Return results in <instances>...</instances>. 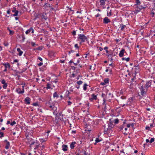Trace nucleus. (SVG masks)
<instances>
[{
    "instance_id": "46",
    "label": "nucleus",
    "mask_w": 155,
    "mask_h": 155,
    "mask_svg": "<svg viewBox=\"0 0 155 155\" xmlns=\"http://www.w3.org/2000/svg\"><path fill=\"white\" fill-rule=\"evenodd\" d=\"M120 98L122 100H125L126 99V97L124 96H122Z\"/></svg>"
},
{
    "instance_id": "24",
    "label": "nucleus",
    "mask_w": 155,
    "mask_h": 155,
    "mask_svg": "<svg viewBox=\"0 0 155 155\" xmlns=\"http://www.w3.org/2000/svg\"><path fill=\"white\" fill-rule=\"evenodd\" d=\"M10 146V143L9 142H8L6 143V145L5 147V148L6 149H9V147Z\"/></svg>"
},
{
    "instance_id": "34",
    "label": "nucleus",
    "mask_w": 155,
    "mask_h": 155,
    "mask_svg": "<svg viewBox=\"0 0 155 155\" xmlns=\"http://www.w3.org/2000/svg\"><path fill=\"white\" fill-rule=\"evenodd\" d=\"M51 87H50V84L48 83L47 84V87H46V88L47 89H48L51 88Z\"/></svg>"
},
{
    "instance_id": "63",
    "label": "nucleus",
    "mask_w": 155,
    "mask_h": 155,
    "mask_svg": "<svg viewBox=\"0 0 155 155\" xmlns=\"http://www.w3.org/2000/svg\"><path fill=\"white\" fill-rule=\"evenodd\" d=\"M100 15L98 13L95 15V16L96 17H99Z\"/></svg>"
},
{
    "instance_id": "35",
    "label": "nucleus",
    "mask_w": 155,
    "mask_h": 155,
    "mask_svg": "<svg viewBox=\"0 0 155 155\" xmlns=\"http://www.w3.org/2000/svg\"><path fill=\"white\" fill-rule=\"evenodd\" d=\"M114 121V123L115 124H117L119 122V120L118 119H115Z\"/></svg>"
},
{
    "instance_id": "2",
    "label": "nucleus",
    "mask_w": 155,
    "mask_h": 155,
    "mask_svg": "<svg viewBox=\"0 0 155 155\" xmlns=\"http://www.w3.org/2000/svg\"><path fill=\"white\" fill-rule=\"evenodd\" d=\"M58 105L57 103H55L54 104H52V105H51L49 106L50 110H53L54 111L53 112L54 114L56 115L58 114V113L57 111V107H56V105Z\"/></svg>"
},
{
    "instance_id": "52",
    "label": "nucleus",
    "mask_w": 155,
    "mask_h": 155,
    "mask_svg": "<svg viewBox=\"0 0 155 155\" xmlns=\"http://www.w3.org/2000/svg\"><path fill=\"white\" fill-rule=\"evenodd\" d=\"M68 104L69 105H70L71 104V102L70 101H68Z\"/></svg>"
},
{
    "instance_id": "16",
    "label": "nucleus",
    "mask_w": 155,
    "mask_h": 155,
    "mask_svg": "<svg viewBox=\"0 0 155 155\" xmlns=\"http://www.w3.org/2000/svg\"><path fill=\"white\" fill-rule=\"evenodd\" d=\"M76 144V143L75 141L72 142L70 144V147L71 149H73L75 147L74 145Z\"/></svg>"
},
{
    "instance_id": "64",
    "label": "nucleus",
    "mask_w": 155,
    "mask_h": 155,
    "mask_svg": "<svg viewBox=\"0 0 155 155\" xmlns=\"http://www.w3.org/2000/svg\"><path fill=\"white\" fill-rule=\"evenodd\" d=\"M18 61L17 59H15L14 61V62H17Z\"/></svg>"
},
{
    "instance_id": "58",
    "label": "nucleus",
    "mask_w": 155,
    "mask_h": 155,
    "mask_svg": "<svg viewBox=\"0 0 155 155\" xmlns=\"http://www.w3.org/2000/svg\"><path fill=\"white\" fill-rule=\"evenodd\" d=\"M109 14H108L107 16H110L111 15V11L109 13Z\"/></svg>"
},
{
    "instance_id": "7",
    "label": "nucleus",
    "mask_w": 155,
    "mask_h": 155,
    "mask_svg": "<svg viewBox=\"0 0 155 155\" xmlns=\"http://www.w3.org/2000/svg\"><path fill=\"white\" fill-rule=\"evenodd\" d=\"M1 83L3 84V87L4 89H6L8 86V85L6 83L4 79H3L1 81Z\"/></svg>"
},
{
    "instance_id": "56",
    "label": "nucleus",
    "mask_w": 155,
    "mask_h": 155,
    "mask_svg": "<svg viewBox=\"0 0 155 155\" xmlns=\"http://www.w3.org/2000/svg\"><path fill=\"white\" fill-rule=\"evenodd\" d=\"M108 48L107 47H105L104 48V49L106 50H107V49H108Z\"/></svg>"
},
{
    "instance_id": "57",
    "label": "nucleus",
    "mask_w": 155,
    "mask_h": 155,
    "mask_svg": "<svg viewBox=\"0 0 155 155\" xmlns=\"http://www.w3.org/2000/svg\"><path fill=\"white\" fill-rule=\"evenodd\" d=\"M37 49L38 50H42V48H41V47H38Z\"/></svg>"
},
{
    "instance_id": "30",
    "label": "nucleus",
    "mask_w": 155,
    "mask_h": 155,
    "mask_svg": "<svg viewBox=\"0 0 155 155\" xmlns=\"http://www.w3.org/2000/svg\"><path fill=\"white\" fill-rule=\"evenodd\" d=\"M140 10L138 8H137V9H135L134 11L133 12H134V13L135 14H137V13L138 12H139L140 11Z\"/></svg>"
},
{
    "instance_id": "32",
    "label": "nucleus",
    "mask_w": 155,
    "mask_h": 155,
    "mask_svg": "<svg viewBox=\"0 0 155 155\" xmlns=\"http://www.w3.org/2000/svg\"><path fill=\"white\" fill-rule=\"evenodd\" d=\"M8 29L9 31V35L11 36L13 35L14 33V31H13L11 30L9 28H8Z\"/></svg>"
},
{
    "instance_id": "29",
    "label": "nucleus",
    "mask_w": 155,
    "mask_h": 155,
    "mask_svg": "<svg viewBox=\"0 0 155 155\" xmlns=\"http://www.w3.org/2000/svg\"><path fill=\"white\" fill-rule=\"evenodd\" d=\"M88 86V85L85 83L84 84L83 86V89L84 91H86L87 89V86Z\"/></svg>"
},
{
    "instance_id": "33",
    "label": "nucleus",
    "mask_w": 155,
    "mask_h": 155,
    "mask_svg": "<svg viewBox=\"0 0 155 155\" xmlns=\"http://www.w3.org/2000/svg\"><path fill=\"white\" fill-rule=\"evenodd\" d=\"M53 97H58L59 96L58 95V94L57 92H55L54 94H53Z\"/></svg>"
},
{
    "instance_id": "10",
    "label": "nucleus",
    "mask_w": 155,
    "mask_h": 155,
    "mask_svg": "<svg viewBox=\"0 0 155 155\" xmlns=\"http://www.w3.org/2000/svg\"><path fill=\"white\" fill-rule=\"evenodd\" d=\"M110 19L107 17H105L104 19L103 23L104 24H107L110 22Z\"/></svg>"
},
{
    "instance_id": "51",
    "label": "nucleus",
    "mask_w": 155,
    "mask_h": 155,
    "mask_svg": "<svg viewBox=\"0 0 155 155\" xmlns=\"http://www.w3.org/2000/svg\"><path fill=\"white\" fill-rule=\"evenodd\" d=\"M31 45H32V46H33V47H34V46L35 45H36V44H35V43H34V42H31Z\"/></svg>"
},
{
    "instance_id": "6",
    "label": "nucleus",
    "mask_w": 155,
    "mask_h": 155,
    "mask_svg": "<svg viewBox=\"0 0 155 155\" xmlns=\"http://www.w3.org/2000/svg\"><path fill=\"white\" fill-rule=\"evenodd\" d=\"M125 52V50L124 49H122L120 51L119 54V56L120 57H122L123 56L124 53Z\"/></svg>"
},
{
    "instance_id": "8",
    "label": "nucleus",
    "mask_w": 155,
    "mask_h": 155,
    "mask_svg": "<svg viewBox=\"0 0 155 155\" xmlns=\"http://www.w3.org/2000/svg\"><path fill=\"white\" fill-rule=\"evenodd\" d=\"M31 31V33H33L34 32V30L32 27H31L29 29L25 31V34L27 35Z\"/></svg>"
},
{
    "instance_id": "39",
    "label": "nucleus",
    "mask_w": 155,
    "mask_h": 155,
    "mask_svg": "<svg viewBox=\"0 0 155 155\" xmlns=\"http://www.w3.org/2000/svg\"><path fill=\"white\" fill-rule=\"evenodd\" d=\"M107 56L108 58H111V61L113 60L112 59V54H107Z\"/></svg>"
},
{
    "instance_id": "4",
    "label": "nucleus",
    "mask_w": 155,
    "mask_h": 155,
    "mask_svg": "<svg viewBox=\"0 0 155 155\" xmlns=\"http://www.w3.org/2000/svg\"><path fill=\"white\" fill-rule=\"evenodd\" d=\"M143 85L140 86L139 87V89H140L141 91V94L143 96H145L146 94V91H145V88H144ZM147 89H146L147 91Z\"/></svg>"
},
{
    "instance_id": "17",
    "label": "nucleus",
    "mask_w": 155,
    "mask_h": 155,
    "mask_svg": "<svg viewBox=\"0 0 155 155\" xmlns=\"http://www.w3.org/2000/svg\"><path fill=\"white\" fill-rule=\"evenodd\" d=\"M62 150L64 151H66L68 150V146L67 145L63 144L62 146Z\"/></svg>"
},
{
    "instance_id": "48",
    "label": "nucleus",
    "mask_w": 155,
    "mask_h": 155,
    "mask_svg": "<svg viewBox=\"0 0 155 155\" xmlns=\"http://www.w3.org/2000/svg\"><path fill=\"white\" fill-rule=\"evenodd\" d=\"M74 47L77 48H79V47L78 46V44H76L74 45Z\"/></svg>"
},
{
    "instance_id": "21",
    "label": "nucleus",
    "mask_w": 155,
    "mask_h": 155,
    "mask_svg": "<svg viewBox=\"0 0 155 155\" xmlns=\"http://www.w3.org/2000/svg\"><path fill=\"white\" fill-rule=\"evenodd\" d=\"M17 51L19 52V53L18 54L19 56H21L22 55L23 52L19 48H17Z\"/></svg>"
},
{
    "instance_id": "31",
    "label": "nucleus",
    "mask_w": 155,
    "mask_h": 155,
    "mask_svg": "<svg viewBox=\"0 0 155 155\" xmlns=\"http://www.w3.org/2000/svg\"><path fill=\"white\" fill-rule=\"evenodd\" d=\"M125 123H126L125 122H124L123 124L120 127L119 129H120V130H123V129L124 128V124Z\"/></svg>"
},
{
    "instance_id": "62",
    "label": "nucleus",
    "mask_w": 155,
    "mask_h": 155,
    "mask_svg": "<svg viewBox=\"0 0 155 155\" xmlns=\"http://www.w3.org/2000/svg\"><path fill=\"white\" fill-rule=\"evenodd\" d=\"M104 82H101V85H104L105 84H104Z\"/></svg>"
},
{
    "instance_id": "45",
    "label": "nucleus",
    "mask_w": 155,
    "mask_h": 155,
    "mask_svg": "<svg viewBox=\"0 0 155 155\" xmlns=\"http://www.w3.org/2000/svg\"><path fill=\"white\" fill-rule=\"evenodd\" d=\"M97 48H99V50H100V51H101L103 50V48L101 47H97Z\"/></svg>"
},
{
    "instance_id": "23",
    "label": "nucleus",
    "mask_w": 155,
    "mask_h": 155,
    "mask_svg": "<svg viewBox=\"0 0 155 155\" xmlns=\"http://www.w3.org/2000/svg\"><path fill=\"white\" fill-rule=\"evenodd\" d=\"M100 1V5H103L105 4V2L106 0H98Z\"/></svg>"
},
{
    "instance_id": "53",
    "label": "nucleus",
    "mask_w": 155,
    "mask_h": 155,
    "mask_svg": "<svg viewBox=\"0 0 155 155\" xmlns=\"http://www.w3.org/2000/svg\"><path fill=\"white\" fill-rule=\"evenodd\" d=\"M60 62L61 63H63L64 62V60H60Z\"/></svg>"
},
{
    "instance_id": "27",
    "label": "nucleus",
    "mask_w": 155,
    "mask_h": 155,
    "mask_svg": "<svg viewBox=\"0 0 155 155\" xmlns=\"http://www.w3.org/2000/svg\"><path fill=\"white\" fill-rule=\"evenodd\" d=\"M122 60L123 61L126 60V61L128 62L130 61V58H122Z\"/></svg>"
},
{
    "instance_id": "61",
    "label": "nucleus",
    "mask_w": 155,
    "mask_h": 155,
    "mask_svg": "<svg viewBox=\"0 0 155 155\" xmlns=\"http://www.w3.org/2000/svg\"><path fill=\"white\" fill-rule=\"evenodd\" d=\"M7 124H11V123H10V121H8L7 122Z\"/></svg>"
},
{
    "instance_id": "60",
    "label": "nucleus",
    "mask_w": 155,
    "mask_h": 155,
    "mask_svg": "<svg viewBox=\"0 0 155 155\" xmlns=\"http://www.w3.org/2000/svg\"><path fill=\"white\" fill-rule=\"evenodd\" d=\"M76 132V131L75 130H72V133L73 134H75Z\"/></svg>"
},
{
    "instance_id": "55",
    "label": "nucleus",
    "mask_w": 155,
    "mask_h": 155,
    "mask_svg": "<svg viewBox=\"0 0 155 155\" xmlns=\"http://www.w3.org/2000/svg\"><path fill=\"white\" fill-rule=\"evenodd\" d=\"M127 127H129L131 126V124H127Z\"/></svg>"
},
{
    "instance_id": "12",
    "label": "nucleus",
    "mask_w": 155,
    "mask_h": 155,
    "mask_svg": "<svg viewBox=\"0 0 155 155\" xmlns=\"http://www.w3.org/2000/svg\"><path fill=\"white\" fill-rule=\"evenodd\" d=\"M41 17L42 19H45L46 20L48 18L47 16H46V14L45 13H43L42 14L41 16Z\"/></svg>"
},
{
    "instance_id": "42",
    "label": "nucleus",
    "mask_w": 155,
    "mask_h": 155,
    "mask_svg": "<svg viewBox=\"0 0 155 155\" xmlns=\"http://www.w3.org/2000/svg\"><path fill=\"white\" fill-rule=\"evenodd\" d=\"M154 138H151V139L150 140V143H151L153 142H154Z\"/></svg>"
},
{
    "instance_id": "47",
    "label": "nucleus",
    "mask_w": 155,
    "mask_h": 155,
    "mask_svg": "<svg viewBox=\"0 0 155 155\" xmlns=\"http://www.w3.org/2000/svg\"><path fill=\"white\" fill-rule=\"evenodd\" d=\"M72 34L74 35H75L76 34V32L75 31H73V32H72Z\"/></svg>"
},
{
    "instance_id": "5",
    "label": "nucleus",
    "mask_w": 155,
    "mask_h": 155,
    "mask_svg": "<svg viewBox=\"0 0 155 155\" xmlns=\"http://www.w3.org/2000/svg\"><path fill=\"white\" fill-rule=\"evenodd\" d=\"M12 12L13 13H15V14L13 15V16H16L18 15V11L16 10V8H15L14 7L13 8Z\"/></svg>"
},
{
    "instance_id": "50",
    "label": "nucleus",
    "mask_w": 155,
    "mask_h": 155,
    "mask_svg": "<svg viewBox=\"0 0 155 155\" xmlns=\"http://www.w3.org/2000/svg\"><path fill=\"white\" fill-rule=\"evenodd\" d=\"M4 45L5 46H7L8 45V43L7 42H4Z\"/></svg>"
},
{
    "instance_id": "44",
    "label": "nucleus",
    "mask_w": 155,
    "mask_h": 155,
    "mask_svg": "<svg viewBox=\"0 0 155 155\" xmlns=\"http://www.w3.org/2000/svg\"><path fill=\"white\" fill-rule=\"evenodd\" d=\"M32 105L34 106H37L38 105V102L35 103L33 104Z\"/></svg>"
},
{
    "instance_id": "3",
    "label": "nucleus",
    "mask_w": 155,
    "mask_h": 155,
    "mask_svg": "<svg viewBox=\"0 0 155 155\" xmlns=\"http://www.w3.org/2000/svg\"><path fill=\"white\" fill-rule=\"evenodd\" d=\"M78 39L81 40L80 44H81L82 43L84 42L85 41H87L88 39L87 37L83 34H79L78 37Z\"/></svg>"
},
{
    "instance_id": "26",
    "label": "nucleus",
    "mask_w": 155,
    "mask_h": 155,
    "mask_svg": "<svg viewBox=\"0 0 155 155\" xmlns=\"http://www.w3.org/2000/svg\"><path fill=\"white\" fill-rule=\"evenodd\" d=\"M125 27L126 26L125 25H124L123 24H121L120 25V28L121 30V31H123Z\"/></svg>"
},
{
    "instance_id": "13",
    "label": "nucleus",
    "mask_w": 155,
    "mask_h": 155,
    "mask_svg": "<svg viewBox=\"0 0 155 155\" xmlns=\"http://www.w3.org/2000/svg\"><path fill=\"white\" fill-rule=\"evenodd\" d=\"M17 92L19 94H23L24 92V89H22V91L21 90L20 88H18L16 90Z\"/></svg>"
},
{
    "instance_id": "22",
    "label": "nucleus",
    "mask_w": 155,
    "mask_h": 155,
    "mask_svg": "<svg viewBox=\"0 0 155 155\" xmlns=\"http://www.w3.org/2000/svg\"><path fill=\"white\" fill-rule=\"evenodd\" d=\"M151 85V82L150 81L147 82L146 84V87H144V88L147 87L148 88L149 87H150Z\"/></svg>"
},
{
    "instance_id": "38",
    "label": "nucleus",
    "mask_w": 155,
    "mask_h": 155,
    "mask_svg": "<svg viewBox=\"0 0 155 155\" xmlns=\"http://www.w3.org/2000/svg\"><path fill=\"white\" fill-rule=\"evenodd\" d=\"M0 135H1L0 138H2L4 137L3 133L2 132H1V131H0Z\"/></svg>"
},
{
    "instance_id": "11",
    "label": "nucleus",
    "mask_w": 155,
    "mask_h": 155,
    "mask_svg": "<svg viewBox=\"0 0 155 155\" xmlns=\"http://www.w3.org/2000/svg\"><path fill=\"white\" fill-rule=\"evenodd\" d=\"M141 4V2L139 0H135V4L134 5L135 8L137 6L140 5Z\"/></svg>"
},
{
    "instance_id": "20",
    "label": "nucleus",
    "mask_w": 155,
    "mask_h": 155,
    "mask_svg": "<svg viewBox=\"0 0 155 155\" xmlns=\"http://www.w3.org/2000/svg\"><path fill=\"white\" fill-rule=\"evenodd\" d=\"M2 64L5 67V68H10V65L8 63H3Z\"/></svg>"
},
{
    "instance_id": "1",
    "label": "nucleus",
    "mask_w": 155,
    "mask_h": 155,
    "mask_svg": "<svg viewBox=\"0 0 155 155\" xmlns=\"http://www.w3.org/2000/svg\"><path fill=\"white\" fill-rule=\"evenodd\" d=\"M29 143L30 144V147H33V145H35V146L34 147V149L35 150L37 149L39 146V144L37 142V141H35L34 140L31 138L30 139V141H29Z\"/></svg>"
},
{
    "instance_id": "25",
    "label": "nucleus",
    "mask_w": 155,
    "mask_h": 155,
    "mask_svg": "<svg viewBox=\"0 0 155 155\" xmlns=\"http://www.w3.org/2000/svg\"><path fill=\"white\" fill-rule=\"evenodd\" d=\"M139 69H140V68H139V67L138 66H135V69L136 70H135L136 73H138L139 72Z\"/></svg>"
},
{
    "instance_id": "43",
    "label": "nucleus",
    "mask_w": 155,
    "mask_h": 155,
    "mask_svg": "<svg viewBox=\"0 0 155 155\" xmlns=\"http://www.w3.org/2000/svg\"><path fill=\"white\" fill-rule=\"evenodd\" d=\"M21 37L22 38V40L23 41H24L25 39V35H22L21 36Z\"/></svg>"
},
{
    "instance_id": "36",
    "label": "nucleus",
    "mask_w": 155,
    "mask_h": 155,
    "mask_svg": "<svg viewBox=\"0 0 155 155\" xmlns=\"http://www.w3.org/2000/svg\"><path fill=\"white\" fill-rule=\"evenodd\" d=\"M83 83V81H78L77 82V83L79 85Z\"/></svg>"
},
{
    "instance_id": "40",
    "label": "nucleus",
    "mask_w": 155,
    "mask_h": 155,
    "mask_svg": "<svg viewBox=\"0 0 155 155\" xmlns=\"http://www.w3.org/2000/svg\"><path fill=\"white\" fill-rule=\"evenodd\" d=\"M16 123L15 121H13L11 123V126H13L14 125L16 124Z\"/></svg>"
},
{
    "instance_id": "14",
    "label": "nucleus",
    "mask_w": 155,
    "mask_h": 155,
    "mask_svg": "<svg viewBox=\"0 0 155 155\" xmlns=\"http://www.w3.org/2000/svg\"><path fill=\"white\" fill-rule=\"evenodd\" d=\"M110 121V123L108 124V129H111L112 127H113V125L112 123L113 122V121H112L111 120H109Z\"/></svg>"
},
{
    "instance_id": "59",
    "label": "nucleus",
    "mask_w": 155,
    "mask_h": 155,
    "mask_svg": "<svg viewBox=\"0 0 155 155\" xmlns=\"http://www.w3.org/2000/svg\"><path fill=\"white\" fill-rule=\"evenodd\" d=\"M7 13L8 14H10V10L9 9V10H8L7 12Z\"/></svg>"
},
{
    "instance_id": "54",
    "label": "nucleus",
    "mask_w": 155,
    "mask_h": 155,
    "mask_svg": "<svg viewBox=\"0 0 155 155\" xmlns=\"http://www.w3.org/2000/svg\"><path fill=\"white\" fill-rule=\"evenodd\" d=\"M38 59H39V60H40V61H42V59L40 57H39L38 58Z\"/></svg>"
},
{
    "instance_id": "9",
    "label": "nucleus",
    "mask_w": 155,
    "mask_h": 155,
    "mask_svg": "<svg viewBox=\"0 0 155 155\" xmlns=\"http://www.w3.org/2000/svg\"><path fill=\"white\" fill-rule=\"evenodd\" d=\"M31 100V99L29 97H26L25 100L26 104H30Z\"/></svg>"
},
{
    "instance_id": "41",
    "label": "nucleus",
    "mask_w": 155,
    "mask_h": 155,
    "mask_svg": "<svg viewBox=\"0 0 155 155\" xmlns=\"http://www.w3.org/2000/svg\"><path fill=\"white\" fill-rule=\"evenodd\" d=\"M101 141V140H99L98 138H96L95 140L96 143H98Z\"/></svg>"
},
{
    "instance_id": "19",
    "label": "nucleus",
    "mask_w": 155,
    "mask_h": 155,
    "mask_svg": "<svg viewBox=\"0 0 155 155\" xmlns=\"http://www.w3.org/2000/svg\"><path fill=\"white\" fill-rule=\"evenodd\" d=\"M135 8H138L140 10H142L143 9H144L146 8V7L143 6L142 5H140L137 6Z\"/></svg>"
},
{
    "instance_id": "49",
    "label": "nucleus",
    "mask_w": 155,
    "mask_h": 155,
    "mask_svg": "<svg viewBox=\"0 0 155 155\" xmlns=\"http://www.w3.org/2000/svg\"><path fill=\"white\" fill-rule=\"evenodd\" d=\"M43 63L40 62V63H39V64H38V65L39 66H41V65H43Z\"/></svg>"
},
{
    "instance_id": "15",
    "label": "nucleus",
    "mask_w": 155,
    "mask_h": 155,
    "mask_svg": "<svg viewBox=\"0 0 155 155\" xmlns=\"http://www.w3.org/2000/svg\"><path fill=\"white\" fill-rule=\"evenodd\" d=\"M92 97L90 99V100L91 101H92L93 100H96L97 99V96L96 95H95L94 94H92L91 95Z\"/></svg>"
},
{
    "instance_id": "18",
    "label": "nucleus",
    "mask_w": 155,
    "mask_h": 155,
    "mask_svg": "<svg viewBox=\"0 0 155 155\" xmlns=\"http://www.w3.org/2000/svg\"><path fill=\"white\" fill-rule=\"evenodd\" d=\"M106 100L104 99H103V105L104 107V110H106L107 108H106Z\"/></svg>"
},
{
    "instance_id": "37",
    "label": "nucleus",
    "mask_w": 155,
    "mask_h": 155,
    "mask_svg": "<svg viewBox=\"0 0 155 155\" xmlns=\"http://www.w3.org/2000/svg\"><path fill=\"white\" fill-rule=\"evenodd\" d=\"M45 6H46V7L48 8L49 7V8L51 7L50 5L47 3H46L45 4Z\"/></svg>"
},
{
    "instance_id": "28",
    "label": "nucleus",
    "mask_w": 155,
    "mask_h": 155,
    "mask_svg": "<svg viewBox=\"0 0 155 155\" xmlns=\"http://www.w3.org/2000/svg\"><path fill=\"white\" fill-rule=\"evenodd\" d=\"M104 84H106L107 83H108L109 82V79L108 78H106L104 79Z\"/></svg>"
}]
</instances>
